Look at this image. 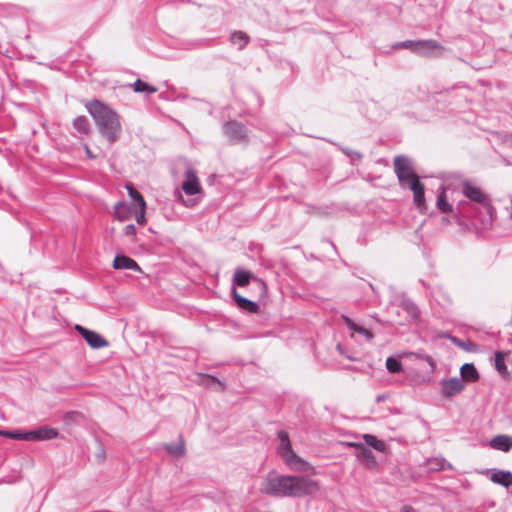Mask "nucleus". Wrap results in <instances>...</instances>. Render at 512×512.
<instances>
[{"mask_svg": "<svg viewBox=\"0 0 512 512\" xmlns=\"http://www.w3.org/2000/svg\"><path fill=\"white\" fill-rule=\"evenodd\" d=\"M495 367L501 375H507L508 369L505 364V353L496 352L495 354Z\"/></svg>", "mask_w": 512, "mask_h": 512, "instance_id": "30", "label": "nucleus"}, {"mask_svg": "<svg viewBox=\"0 0 512 512\" xmlns=\"http://www.w3.org/2000/svg\"><path fill=\"white\" fill-rule=\"evenodd\" d=\"M462 193L465 197L473 202L480 204L488 203V198L483 194L481 189L468 181H465L462 184Z\"/></svg>", "mask_w": 512, "mask_h": 512, "instance_id": "11", "label": "nucleus"}, {"mask_svg": "<svg viewBox=\"0 0 512 512\" xmlns=\"http://www.w3.org/2000/svg\"><path fill=\"white\" fill-rule=\"evenodd\" d=\"M401 512H417V511L413 507L406 505L401 509Z\"/></svg>", "mask_w": 512, "mask_h": 512, "instance_id": "40", "label": "nucleus"}, {"mask_svg": "<svg viewBox=\"0 0 512 512\" xmlns=\"http://www.w3.org/2000/svg\"><path fill=\"white\" fill-rule=\"evenodd\" d=\"M0 435L11 439L31 440V437H29L27 433H16L11 431L0 430Z\"/></svg>", "mask_w": 512, "mask_h": 512, "instance_id": "33", "label": "nucleus"}, {"mask_svg": "<svg viewBox=\"0 0 512 512\" xmlns=\"http://www.w3.org/2000/svg\"><path fill=\"white\" fill-rule=\"evenodd\" d=\"M342 320L348 321V320H350V319H349L348 317H346V316H343V317H342Z\"/></svg>", "mask_w": 512, "mask_h": 512, "instance_id": "44", "label": "nucleus"}, {"mask_svg": "<svg viewBox=\"0 0 512 512\" xmlns=\"http://www.w3.org/2000/svg\"><path fill=\"white\" fill-rule=\"evenodd\" d=\"M337 349L340 351V353H342V350H341V346H340V345H337Z\"/></svg>", "mask_w": 512, "mask_h": 512, "instance_id": "46", "label": "nucleus"}, {"mask_svg": "<svg viewBox=\"0 0 512 512\" xmlns=\"http://www.w3.org/2000/svg\"><path fill=\"white\" fill-rule=\"evenodd\" d=\"M84 148H85V151H86L87 156H88L89 158H94V156H93V155H92V153H91V150H90L89 146H88V145H85V146H84Z\"/></svg>", "mask_w": 512, "mask_h": 512, "instance_id": "42", "label": "nucleus"}, {"mask_svg": "<svg viewBox=\"0 0 512 512\" xmlns=\"http://www.w3.org/2000/svg\"><path fill=\"white\" fill-rule=\"evenodd\" d=\"M129 196L136 202L138 206V213H136V222L139 225H144L146 219V202L143 196L131 185H126Z\"/></svg>", "mask_w": 512, "mask_h": 512, "instance_id": "9", "label": "nucleus"}, {"mask_svg": "<svg viewBox=\"0 0 512 512\" xmlns=\"http://www.w3.org/2000/svg\"><path fill=\"white\" fill-rule=\"evenodd\" d=\"M113 267L118 270L141 271L139 265L132 258L125 255H117L113 261Z\"/></svg>", "mask_w": 512, "mask_h": 512, "instance_id": "17", "label": "nucleus"}, {"mask_svg": "<svg viewBox=\"0 0 512 512\" xmlns=\"http://www.w3.org/2000/svg\"><path fill=\"white\" fill-rule=\"evenodd\" d=\"M359 447V452L357 453V458L364 463L368 468H374L377 465L376 459L372 452L364 447L363 445H357Z\"/></svg>", "mask_w": 512, "mask_h": 512, "instance_id": "20", "label": "nucleus"}, {"mask_svg": "<svg viewBox=\"0 0 512 512\" xmlns=\"http://www.w3.org/2000/svg\"><path fill=\"white\" fill-rule=\"evenodd\" d=\"M342 151L348 155L351 159L352 162L354 161H359L361 158H362V155L361 153L357 152V151H352L350 149H347V148H343Z\"/></svg>", "mask_w": 512, "mask_h": 512, "instance_id": "35", "label": "nucleus"}, {"mask_svg": "<svg viewBox=\"0 0 512 512\" xmlns=\"http://www.w3.org/2000/svg\"><path fill=\"white\" fill-rule=\"evenodd\" d=\"M418 46H419V40H417V41L407 40V41H403V42L396 44L397 48H406L415 53L417 52Z\"/></svg>", "mask_w": 512, "mask_h": 512, "instance_id": "34", "label": "nucleus"}, {"mask_svg": "<svg viewBox=\"0 0 512 512\" xmlns=\"http://www.w3.org/2000/svg\"><path fill=\"white\" fill-rule=\"evenodd\" d=\"M464 201H460L456 207V215L461 214V206L464 204Z\"/></svg>", "mask_w": 512, "mask_h": 512, "instance_id": "41", "label": "nucleus"}, {"mask_svg": "<svg viewBox=\"0 0 512 512\" xmlns=\"http://www.w3.org/2000/svg\"><path fill=\"white\" fill-rule=\"evenodd\" d=\"M73 128L77 132V136L82 139L90 132V125L85 116H78L73 121Z\"/></svg>", "mask_w": 512, "mask_h": 512, "instance_id": "21", "label": "nucleus"}, {"mask_svg": "<svg viewBox=\"0 0 512 512\" xmlns=\"http://www.w3.org/2000/svg\"><path fill=\"white\" fill-rule=\"evenodd\" d=\"M181 189L188 196H194L202 192L199 178L193 169H187Z\"/></svg>", "mask_w": 512, "mask_h": 512, "instance_id": "7", "label": "nucleus"}, {"mask_svg": "<svg viewBox=\"0 0 512 512\" xmlns=\"http://www.w3.org/2000/svg\"><path fill=\"white\" fill-rule=\"evenodd\" d=\"M133 90L137 93L153 94L158 91L157 87L150 85L140 79H137L132 84Z\"/></svg>", "mask_w": 512, "mask_h": 512, "instance_id": "26", "label": "nucleus"}, {"mask_svg": "<svg viewBox=\"0 0 512 512\" xmlns=\"http://www.w3.org/2000/svg\"><path fill=\"white\" fill-rule=\"evenodd\" d=\"M280 441L278 454L282 458L285 465L293 472L306 473L308 475H316L317 471L313 465L305 459L298 456L292 449V445L287 432L281 430L278 432Z\"/></svg>", "mask_w": 512, "mask_h": 512, "instance_id": "3", "label": "nucleus"}, {"mask_svg": "<svg viewBox=\"0 0 512 512\" xmlns=\"http://www.w3.org/2000/svg\"><path fill=\"white\" fill-rule=\"evenodd\" d=\"M460 373H461V379L463 381L466 380V381L475 382L479 379V374L473 364H469V363L464 364L460 369Z\"/></svg>", "mask_w": 512, "mask_h": 512, "instance_id": "25", "label": "nucleus"}, {"mask_svg": "<svg viewBox=\"0 0 512 512\" xmlns=\"http://www.w3.org/2000/svg\"><path fill=\"white\" fill-rule=\"evenodd\" d=\"M491 481L502 485L504 487H509L512 485V473L509 471L499 470L491 474Z\"/></svg>", "mask_w": 512, "mask_h": 512, "instance_id": "23", "label": "nucleus"}, {"mask_svg": "<svg viewBox=\"0 0 512 512\" xmlns=\"http://www.w3.org/2000/svg\"><path fill=\"white\" fill-rule=\"evenodd\" d=\"M350 330L353 332H357L359 334H362L366 339L370 340L373 337V334L370 330L363 328L356 324V322H348Z\"/></svg>", "mask_w": 512, "mask_h": 512, "instance_id": "32", "label": "nucleus"}, {"mask_svg": "<svg viewBox=\"0 0 512 512\" xmlns=\"http://www.w3.org/2000/svg\"><path fill=\"white\" fill-rule=\"evenodd\" d=\"M493 449L507 452L512 448V437L508 435H497L490 441Z\"/></svg>", "mask_w": 512, "mask_h": 512, "instance_id": "18", "label": "nucleus"}, {"mask_svg": "<svg viewBox=\"0 0 512 512\" xmlns=\"http://www.w3.org/2000/svg\"><path fill=\"white\" fill-rule=\"evenodd\" d=\"M364 441L367 445L373 447L375 450L379 452H384L386 450V445L383 441L377 439L375 436L370 434H365L363 436Z\"/></svg>", "mask_w": 512, "mask_h": 512, "instance_id": "28", "label": "nucleus"}, {"mask_svg": "<svg viewBox=\"0 0 512 512\" xmlns=\"http://www.w3.org/2000/svg\"><path fill=\"white\" fill-rule=\"evenodd\" d=\"M464 387V381L458 377L443 380L441 383L442 394L448 398L460 393Z\"/></svg>", "mask_w": 512, "mask_h": 512, "instance_id": "14", "label": "nucleus"}, {"mask_svg": "<svg viewBox=\"0 0 512 512\" xmlns=\"http://www.w3.org/2000/svg\"><path fill=\"white\" fill-rule=\"evenodd\" d=\"M320 489L319 481L310 477L280 475L267 478L260 491L278 497H305L317 494Z\"/></svg>", "mask_w": 512, "mask_h": 512, "instance_id": "1", "label": "nucleus"}, {"mask_svg": "<svg viewBox=\"0 0 512 512\" xmlns=\"http://www.w3.org/2000/svg\"><path fill=\"white\" fill-rule=\"evenodd\" d=\"M453 342H454L457 346H459V347L463 346V342H462L461 340H458V339L454 338V339H453Z\"/></svg>", "mask_w": 512, "mask_h": 512, "instance_id": "43", "label": "nucleus"}, {"mask_svg": "<svg viewBox=\"0 0 512 512\" xmlns=\"http://www.w3.org/2000/svg\"><path fill=\"white\" fill-rule=\"evenodd\" d=\"M429 465L431 466V468H434V469H443L444 468V464L439 462L438 459H434V460H430L429 461Z\"/></svg>", "mask_w": 512, "mask_h": 512, "instance_id": "38", "label": "nucleus"}, {"mask_svg": "<svg viewBox=\"0 0 512 512\" xmlns=\"http://www.w3.org/2000/svg\"><path fill=\"white\" fill-rule=\"evenodd\" d=\"M223 130L225 135L234 143L247 140L246 128L237 121H229L225 123Z\"/></svg>", "mask_w": 512, "mask_h": 512, "instance_id": "6", "label": "nucleus"}, {"mask_svg": "<svg viewBox=\"0 0 512 512\" xmlns=\"http://www.w3.org/2000/svg\"><path fill=\"white\" fill-rule=\"evenodd\" d=\"M405 188H409L413 192L414 203L419 209L420 212L424 213L427 210V205L425 201V187L420 182V180L411 183Z\"/></svg>", "mask_w": 512, "mask_h": 512, "instance_id": "12", "label": "nucleus"}, {"mask_svg": "<svg viewBox=\"0 0 512 512\" xmlns=\"http://www.w3.org/2000/svg\"><path fill=\"white\" fill-rule=\"evenodd\" d=\"M136 213H138V210L133 205L124 201H120L114 206L115 218L121 222L129 220L133 216L136 218Z\"/></svg>", "mask_w": 512, "mask_h": 512, "instance_id": "13", "label": "nucleus"}, {"mask_svg": "<svg viewBox=\"0 0 512 512\" xmlns=\"http://www.w3.org/2000/svg\"><path fill=\"white\" fill-rule=\"evenodd\" d=\"M198 383L206 388H212V386L216 384L219 391L226 389V385L222 381L208 374H199Z\"/></svg>", "mask_w": 512, "mask_h": 512, "instance_id": "22", "label": "nucleus"}, {"mask_svg": "<svg viewBox=\"0 0 512 512\" xmlns=\"http://www.w3.org/2000/svg\"><path fill=\"white\" fill-rule=\"evenodd\" d=\"M86 107L100 133L110 143H114L121 134V123L115 110L99 100L89 102Z\"/></svg>", "mask_w": 512, "mask_h": 512, "instance_id": "2", "label": "nucleus"}, {"mask_svg": "<svg viewBox=\"0 0 512 512\" xmlns=\"http://www.w3.org/2000/svg\"><path fill=\"white\" fill-rule=\"evenodd\" d=\"M176 195L178 199L182 202V204L185 205L186 207H192L196 204V201L193 199L185 200L180 190H176Z\"/></svg>", "mask_w": 512, "mask_h": 512, "instance_id": "36", "label": "nucleus"}, {"mask_svg": "<svg viewBox=\"0 0 512 512\" xmlns=\"http://www.w3.org/2000/svg\"><path fill=\"white\" fill-rule=\"evenodd\" d=\"M75 329L83 336L88 345L93 349H99L108 346V341L99 333L88 330L80 325H76Z\"/></svg>", "mask_w": 512, "mask_h": 512, "instance_id": "8", "label": "nucleus"}, {"mask_svg": "<svg viewBox=\"0 0 512 512\" xmlns=\"http://www.w3.org/2000/svg\"><path fill=\"white\" fill-rule=\"evenodd\" d=\"M250 281H252L260 289L262 295L266 294L267 287L262 279L254 276L250 271L241 268L236 269L233 276V283L235 285L239 287H245L250 283Z\"/></svg>", "mask_w": 512, "mask_h": 512, "instance_id": "5", "label": "nucleus"}, {"mask_svg": "<svg viewBox=\"0 0 512 512\" xmlns=\"http://www.w3.org/2000/svg\"><path fill=\"white\" fill-rule=\"evenodd\" d=\"M166 450L168 451L169 454H171L173 456H176V457L183 456L185 453V445H184L183 439H180V441L175 444H167Z\"/></svg>", "mask_w": 512, "mask_h": 512, "instance_id": "29", "label": "nucleus"}, {"mask_svg": "<svg viewBox=\"0 0 512 512\" xmlns=\"http://www.w3.org/2000/svg\"><path fill=\"white\" fill-rule=\"evenodd\" d=\"M27 435L31 437V440H46L55 438L58 435V432L54 428H41L35 431L27 432Z\"/></svg>", "mask_w": 512, "mask_h": 512, "instance_id": "19", "label": "nucleus"}, {"mask_svg": "<svg viewBox=\"0 0 512 512\" xmlns=\"http://www.w3.org/2000/svg\"><path fill=\"white\" fill-rule=\"evenodd\" d=\"M397 314L400 317H404L411 320L417 319L420 315L418 307L409 299H403L401 301Z\"/></svg>", "mask_w": 512, "mask_h": 512, "instance_id": "16", "label": "nucleus"}, {"mask_svg": "<svg viewBox=\"0 0 512 512\" xmlns=\"http://www.w3.org/2000/svg\"><path fill=\"white\" fill-rule=\"evenodd\" d=\"M124 233L126 236L132 237L133 240H135V236L137 234V229H136L135 225L129 224L125 227Z\"/></svg>", "mask_w": 512, "mask_h": 512, "instance_id": "37", "label": "nucleus"}, {"mask_svg": "<svg viewBox=\"0 0 512 512\" xmlns=\"http://www.w3.org/2000/svg\"><path fill=\"white\" fill-rule=\"evenodd\" d=\"M394 170L402 187H406L419 180L410 160L405 156L399 155L394 158Z\"/></svg>", "mask_w": 512, "mask_h": 512, "instance_id": "4", "label": "nucleus"}, {"mask_svg": "<svg viewBox=\"0 0 512 512\" xmlns=\"http://www.w3.org/2000/svg\"><path fill=\"white\" fill-rule=\"evenodd\" d=\"M234 299L238 305L239 308L249 311V312H256L258 305L255 302H252L248 300L245 297H242L238 294H234Z\"/></svg>", "mask_w": 512, "mask_h": 512, "instance_id": "27", "label": "nucleus"}, {"mask_svg": "<svg viewBox=\"0 0 512 512\" xmlns=\"http://www.w3.org/2000/svg\"><path fill=\"white\" fill-rule=\"evenodd\" d=\"M442 51V46L435 40H419V46L416 53L429 57L439 55Z\"/></svg>", "mask_w": 512, "mask_h": 512, "instance_id": "15", "label": "nucleus"}, {"mask_svg": "<svg viewBox=\"0 0 512 512\" xmlns=\"http://www.w3.org/2000/svg\"><path fill=\"white\" fill-rule=\"evenodd\" d=\"M461 348L468 349V347L466 346V344L464 342H463V346H461Z\"/></svg>", "mask_w": 512, "mask_h": 512, "instance_id": "45", "label": "nucleus"}, {"mask_svg": "<svg viewBox=\"0 0 512 512\" xmlns=\"http://www.w3.org/2000/svg\"><path fill=\"white\" fill-rule=\"evenodd\" d=\"M386 368L390 373H399L403 370V366L396 358L389 357L386 360Z\"/></svg>", "mask_w": 512, "mask_h": 512, "instance_id": "31", "label": "nucleus"}, {"mask_svg": "<svg viewBox=\"0 0 512 512\" xmlns=\"http://www.w3.org/2000/svg\"><path fill=\"white\" fill-rule=\"evenodd\" d=\"M426 362H428V364L434 369L435 367V362L434 360L430 357V356H425V357H422Z\"/></svg>", "mask_w": 512, "mask_h": 512, "instance_id": "39", "label": "nucleus"}, {"mask_svg": "<svg viewBox=\"0 0 512 512\" xmlns=\"http://www.w3.org/2000/svg\"><path fill=\"white\" fill-rule=\"evenodd\" d=\"M230 42L235 45L238 50H242L249 43V36L242 31H234L230 34Z\"/></svg>", "mask_w": 512, "mask_h": 512, "instance_id": "24", "label": "nucleus"}, {"mask_svg": "<svg viewBox=\"0 0 512 512\" xmlns=\"http://www.w3.org/2000/svg\"><path fill=\"white\" fill-rule=\"evenodd\" d=\"M450 201H454L453 191L450 192L448 188L441 186L437 195V209L442 213L453 212V206Z\"/></svg>", "mask_w": 512, "mask_h": 512, "instance_id": "10", "label": "nucleus"}]
</instances>
